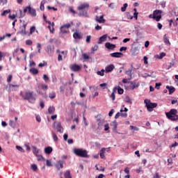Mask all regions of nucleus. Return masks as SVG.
<instances>
[{
	"label": "nucleus",
	"mask_w": 178,
	"mask_h": 178,
	"mask_svg": "<svg viewBox=\"0 0 178 178\" xmlns=\"http://www.w3.org/2000/svg\"><path fill=\"white\" fill-rule=\"evenodd\" d=\"M19 95L23 98V99L29 101L31 104H34L37 98V96L34 95V92L30 91H26L25 93H23V91H21L19 92Z\"/></svg>",
	"instance_id": "nucleus-1"
},
{
	"label": "nucleus",
	"mask_w": 178,
	"mask_h": 178,
	"mask_svg": "<svg viewBox=\"0 0 178 178\" xmlns=\"http://www.w3.org/2000/svg\"><path fill=\"white\" fill-rule=\"evenodd\" d=\"M90 8V4L88 3H83L80 4L77 9L79 10V16H84V17H88V13H87V9Z\"/></svg>",
	"instance_id": "nucleus-2"
},
{
	"label": "nucleus",
	"mask_w": 178,
	"mask_h": 178,
	"mask_svg": "<svg viewBox=\"0 0 178 178\" xmlns=\"http://www.w3.org/2000/svg\"><path fill=\"white\" fill-rule=\"evenodd\" d=\"M178 112L175 108L170 109L169 112L165 113V116L169 120L172 122H176L178 120Z\"/></svg>",
	"instance_id": "nucleus-3"
},
{
	"label": "nucleus",
	"mask_w": 178,
	"mask_h": 178,
	"mask_svg": "<svg viewBox=\"0 0 178 178\" xmlns=\"http://www.w3.org/2000/svg\"><path fill=\"white\" fill-rule=\"evenodd\" d=\"M74 154L76 155V156H80L81 158H88V152L87 150H84L83 149H74Z\"/></svg>",
	"instance_id": "nucleus-4"
},
{
	"label": "nucleus",
	"mask_w": 178,
	"mask_h": 178,
	"mask_svg": "<svg viewBox=\"0 0 178 178\" xmlns=\"http://www.w3.org/2000/svg\"><path fill=\"white\" fill-rule=\"evenodd\" d=\"M144 102L149 112H152V111H154V108H156V106H158V104L152 103L149 99H145Z\"/></svg>",
	"instance_id": "nucleus-5"
},
{
	"label": "nucleus",
	"mask_w": 178,
	"mask_h": 178,
	"mask_svg": "<svg viewBox=\"0 0 178 178\" xmlns=\"http://www.w3.org/2000/svg\"><path fill=\"white\" fill-rule=\"evenodd\" d=\"M153 19L156 20V22H159L161 19H162V10H156L153 12Z\"/></svg>",
	"instance_id": "nucleus-6"
},
{
	"label": "nucleus",
	"mask_w": 178,
	"mask_h": 178,
	"mask_svg": "<svg viewBox=\"0 0 178 178\" xmlns=\"http://www.w3.org/2000/svg\"><path fill=\"white\" fill-rule=\"evenodd\" d=\"M53 127L55 130H57L58 133H60L61 134L63 133V127L60 122L55 121L53 124Z\"/></svg>",
	"instance_id": "nucleus-7"
},
{
	"label": "nucleus",
	"mask_w": 178,
	"mask_h": 178,
	"mask_svg": "<svg viewBox=\"0 0 178 178\" xmlns=\"http://www.w3.org/2000/svg\"><path fill=\"white\" fill-rule=\"evenodd\" d=\"M106 121H105V120L104 119H100V118H97V129L99 130H102V129H104V126H105V124H106Z\"/></svg>",
	"instance_id": "nucleus-8"
},
{
	"label": "nucleus",
	"mask_w": 178,
	"mask_h": 178,
	"mask_svg": "<svg viewBox=\"0 0 178 178\" xmlns=\"http://www.w3.org/2000/svg\"><path fill=\"white\" fill-rule=\"evenodd\" d=\"M105 15H102L100 17L98 16V15H96L95 16V20L97 23H99V24H104L105 23L106 20L105 19H104Z\"/></svg>",
	"instance_id": "nucleus-9"
},
{
	"label": "nucleus",
	"mask_w": 178,
	"mask_h": 178,
	"mask_svg": "<svg viewBox=\"0 0 178 178\" xmlns=\"http://www.w3.org/2000/svg\"><path fill=\"white\" fill-rule=\"evenodd\" d=\"M73 37L75 40H81L83 38V34H81V32L76 31L73 34Z\"/></svg>",
	"instance_id": "nucleus-10"
},
{
	"label": "nucleus",
	"mask_w": 178,
	"mask_h": 178,
	"mask_svg": "<svg viewBox=\"0 0 178 178\" xmlns=\"http://www.w3.org/2000/svg\"><path fill=\"white\" fill-rule=\"evenodd\" d=\"M129 83L131 84L130 88H131V90H134V88H138V87H140V82H137V81H132Z\"/></svg>",
	"instance_id": "nucleus-11"
},
{
	"label": "nucleus",
	"mask_w": 178,
	"mask_h": 178,
	"mask_svg": "<svg viewBox=\"0 0 178 178\" xmlns=\"http://www.w3.org/2000/svg\"><path fill=\"white\" fill-rule=\"evenodd\" d=\"M27 24H24L22 26H20V31L18 32V34H21V35H26L27 34V32H26V26Z\"/></svg>",
	"instance_id": "nucleus-12"
},
{
	"label": "nucleus",
	"mask_w": 178,
	"mask_h": 178,
	"mask_svg": "<svg viewBox=\"0 0 178 178\" xmlns=\"http://www.w3.org/2000/svg\"><path fill=\"white\" fill-rule=\"evenodd\" d=\"M27 9L31 16H33V17H35V16H37V13L35 12V9L32 8L30 6H27Z\"/></svg>",
	"instance_id": "nucleus-13"
},
{
	"label": "nucleus",
	"mask_w": 178,
	"mask_h": 178,
	"mask_svg": "<svg viewBox=\"0 0 178 178\" xmlns=\"http://www.w3.org/2000/svg\"><path fill=\"white\" fill-rule=\"evenodd\" d=\"M70 27V24H65L63 26H62L60 28V32L63 33V34H65V33H67V30ZM63 29H67V30H64Z\"/></svg>",
	"instance_id": "nucleus-14"
},
{
	"label": "nucleus",
	"mask_w": 178,
	"mask_h": 178,
	"mask_svg": "<svg viewBox=\"0 0 178 178\" xmlns=\"http://www.w3.org/2000/svg\"><path fill=\"white\" fill-rule=\"evenodd\" d=\"M110 56L112 58H122V56H123V54L120 52H114V53L110 54Z\"/></svg>",
	"instance_id": "nucleus-15"
},
{
	"label": "nucleus",
	"mask_w": 178,
	"mask_h": 178,
	"mask_svg": "<svg viewBox=\"0 0 178 178\" xmlns=\"http://www.w3.org/2000/svg\"><path fill=\"white\" fill-rule=\"evenodd\" d=\"M71 70L72 72H79V70H81V66L74 64L71 66Z\"/></svg>",
	"instance_id": "nucleus-16"
},
{
	"label": "nucleus",
	"mask_w": 178,
	"mask_h": 178,
	"mask_svg": "<svg viewBox=\"0 0 178 178\" xmlns=\"http://www.w3.org/2000/svg\"><path fill=\"white\" fill-rule=\"evenodd\" d=\"M105 152H106V148L105 147L102 148L99 152V156H100V158H102V159H106Z\"/></svg>",
	"instance_id": "nucleus-17"
},
{
	"label": "nucleus",
	"mask_w": 178,
	"mask_h": 178,
	"mask_svg": "<svg viewBox=\"0 0 178 178\" xmlns=\"http://www.w3.org/2000/svg\"><path fill=\"white\" fill-rule=\"evenodd\" d=\"M114 69H115V65H109L107 67H106L105 72H106V73H109V72H112V70H113Z\"/></svg>",
	"instance_id": "nucleus-18"
},
{
	"label": "nucleus",
	"mask_w": 178,
	"mask_h": 178,
	"mask_svg": "<svg viewBox=\"0 0 178 178\" xmlns=\"http://www.w3.org/2000/svg\"><path fill=\"white\" fill-rule=\"evenodd\" d=\"M106 38H108V35H104L101 36L99 39L98 44H102V42H105V41H106Z\"/></svg>",
	"instance_id": "nucleus-19"
},
{
	"label": "nucleus",
	"mask_w": 178,
	"mask_h": 178,
	"mask_svg": "<svg viewBox=\"0 0 178 178\" xmlns=\"http://www.w3.org/2000/svg\"><path fill=\"white\" fill-rule=\"evenodd\" d=\"M111 126H112L114 133H118V122H116V121H114L111 123Z\"/></svg>",
	"instance_id": "nucleus-20"
},
{
	"label": "nucleus",
	"mask_w": 178,
	"mask_h": 178,
	"mask_svg": "<svg viewBox=\"0 0 178 178\" xmlns=\"http://www.w3.org/2000/svg\"><path fill=\"white\" fill-rule=\"evenodd\" d=\"M105 47L108 49H115V48H116V45H115L113 44H111L110 42H106L105 44Z\"/></svg>",
	"instance_id": "nucleus-21"
},
{
	"label": "nucleus",
	"mask_w": 178,
	"mask_h": 178,
	"mask_svg": "<svg viewBox=\"0 0 178 178\" xmlns=\"http://www.w3.org/2000/svg\"><path fill=\"white\" fill-rule=\"evenodd\" d=\"M32 149H33V154L36 156H38V154L40 152V149H38L35 146H32Z\"/></svg>",
	"instance_id": "nucleus-22"
},
{
	"label": "nucleus",
	"mask_w": 178,
	"mask_h": 178,
	"mask_svg": "<svg viewBox=\"0 0 178 178\" xmlns=\"http://www.w3.org/2000/svg\"><path fill=\"white\" fill-rule=\"evenodd\" d=\"M166 88L167 90H168L170 95H171V94H173V92L176 91V88H175V87L173 86H167Z\"/></svg>",
	"instance_id": "nucleus-23"
},
{
	"label": "nucleus",
	"mask_w": 178,
	"mask_h": 178,
	"mask_svg": "<svg viewBox=\"0 0 178 178\" xmlns=\"http://www.w3.org/2000/svg\"><path fill=\"white\" fill-rule=\"evenodd\" d=\"M116 90H118V88L115 87L113 89V92L111 93L110 98H111L112 101H115V93L116 92Z\"/></svg>",
	"instance_id": "nucleus-24"
},
{
	"label": "nucleus",
	"mask_w": 178,
	"mask_h": 178,
	"mask_svg": "<svg viewBox=\"0 0 178 178\" xmlns=\"http://www.w3.org/2000/svg\"><path fill=\"white\" fill-rule=\"evenodd\" d=\"M65 178H72V175L70 174V170H67L64 172Z\"/></svg>",
	"instance_id": "nucleus-25"
},
{
	"label": "nucleus",
	"mask_w": 178,
	"mask_h": 178,
	"mask_svg": "<svg viewBox=\"0 0 178 178\" xmlns=\"http://www.w3.org/2000/svg\"><path fill=\"white\" fill-rule=\"evenodd\" d=\"M131 72H133V70H127L125 72V74H127V76H129L128 80H131V79H132L133 74H131Z\"/></svg>",
	"instance_id": "nucleus-26"
},
{
	"label": "nucleus",
	"mask_w": 178,
	"mask_h": 178,
	"mask_svg": "<svg viewBox=\"0 0 178 178\" xmlns=\"http://www.w3.org/2000/svg\"><path fill=\"white\" fill-rule=\"evenodd\" d=\"M44 152L45 154H51L52 152V147H47L44 148Z\"/></svg>",
	"instance_id": "nucleus-27"
},
{
	"label": "nucleus",
	"mask_w": 178,
	"mask_h": 178,
	"mask_svg": "<svg viewBox=\"0 0 178 178\" xmlns=\"http://www.w3.org/2000/svg\"><path fill=\"white\" fill-rule=\"evenodd\" d=\"M29 72L31 73V74H38V70L35 68H31Z\"/></svg>",
	"instance_id": "nucleus-28"
},
{
	"label": "nucleus",
	"mask_w": 178,
	"mask_h": 178,
	"mask_svg": "<svg viewBox=\"0 0 178 178\" xmlns=\"http://www.w3.org/2000/svg\"><path fill=\"white\" fill-rule=\"evenodd\" d=\"M163 40L165 44L170 45V42L169 41V39L168 38L166 34L163 35Z\"/></svg>",
	"instance_id": "nucleus-29"
},
{
	"label": "nucleus",
	"mask_w": 178,
	"mask_h": 178,
	"mask_svg": "<svg viewBox=\"0 0 178 178\" xmlns=\"http://www.w3.org/2000/svg\"><path fill=\"white\" fill-rule=\"evenodd\" d=\"M48 112L49 113H50L51 115L55 113V107L54 106H50L48 108Z\"/></svg>",
	"instance_id": "nucleus-30"
},
{
	"label": "nucleus",
	"mask_w": 178,
	"mask_h": 178,
	"mask_svg": "<svg viewBox=\"0 0 178 178\" xmlns=\"http://www.w3.org/2000/svg\"><path fill=\"white\" fill-rule=\"evenodd\" d=\"M51 136L53 137L54 143H56L58 140V136H56V134H55V132L52 131L51 132Z\"/></svg>",
	"instance_id": "nucleus-31"
},
{
	"label": "nucleus",
	"mask_w": 178,
	"mask_h": 178,
	"mask_svg": "<svg viewBox=\"0 0 178 178\" xmlns=\"http://www.w3.org/2000/svg\"><path fill=\"white\" fill-rule=\"evenodd\" d=\"M56 97V93L55 92H51L49 94V98L51 99H54V98Z\"/></svg>",
	"instance_id": "nucleus-32"
},
{
	"label": "nucleus",
	"mask_w": 178,
	"mask_h": 178,
	"mask_svg": "<svg viewBox=\"0 0 178 178\" xmlns=\"http://www.w3.org/2000/svg\"><path fill=\"white\" fill-rule=\"evenodd\" d=\"M31 169L33 172H37V170H38V167L35 164H32L31 165Z\"/></svg>",
	"instance_id": "nucleus-33"
},
{
	"label": "nucleus",
	"mask_w": 178,
	"mask_h": 178,
	"mask_svg": "<svg viewBox=\"0 0 178 178\" xmlns=\"http://www.w3.org/2000/svg\"><path fill=\"white\" fill-rule=\"evenodd\" d=\"M17 123L14 122L13 120H10L9 121V126H10V127H13V129H15V127H16Z\"/></svg>",
	"instance_id": "nucleus-34"
},
{
	"label": "nucleus",
	"mask_w": 178,
	"mask_h": 178,
	"mask_svg": "<svg viewBox=\"0 0 178 178\" xmlns=\"http://www.w3.org/2000/svg\"><path fill=\"white\" fill-rule=\"evenodd\" d=\"M127 6H129V5L127 3H124L123 6L121 8V11L126 12V9H127Z\"/></svg>",
	"instance_id": "nucleus-35"
},
{
	"label": "nucleus",
	"mask_w": 178,
	"mask_h": 178,
	"mask_svg": "<svg viewBox=\"0 0 178 178\" xmlns=\"http://www.w3.org/2000/svg\"><path fill=\"white\" fill-rule=\"evenodd\" d=\"M16 149H17V151H19V152H22V153H24L25 151H24V149H23V147H20V146H16L15 147Z\"/></svg>",
	"instance_id": "nucleus-36"
},
{
	"label": "nucleus",
	"mask_w": 178,
	"mask_h": 178,
	"mask_svg": "<svg viewBox=\"0 0 178 178\" xmlns=\"http://www.w3.org/2000/svg\"><path fill=\"white\" fill-rule=\"evenodd\" d=\"M8 13H10V10H3V13L1 14V16H6V15H8Z\"/></svg>",
	"instance_id": "nucleus-37"
},
{
	"label": "nucleus",
	"mask_w": 178,
	"mask_h": 178,
	"mask_svg": "<svg viewBox=\"0 0 178 178\" xmlns=\"http://www.w3.org/2000/svg\"><path fill=\"white\" fill-rule=\"evenodd\" d=\"M82 58H83V59H85L86 60L90 59V56L86 53L82 54Z\"/></svg>",
	"instance_id": "nucleus-38"
},
{
	"label": "nucleus",
	"mask_w": 178,
	"mask_h": 178,
	"mask_svg": "<svg viewBox=\"0 0 178 178\" xmlns=\"http://www.w3.org/2000/svg\"><path fill=\"white\" fill-rule=\"evenodd\" d=\"M104 131H108L109 130V124L107 122H106V124H104Z\"/></svg>",
	"instance_id": "nucleus-39"
},
{
	"label": "nucleus",
	"mask_w": 178,
	"mask_h": 178,
	"mask_svg": "<svg viewBox=\"0 0 178 178\" xmlns=\"http://www.w3.org/2000/svg\"><path fill=\"white\" fill-rule=\"evenodd\" d=\"M24 16H26V13H24L23 10H19V17H24Z\"/></svg>",
	"instance_id": "nucleus-40"
},
{
	"label": "nucleus",
	"mask_w": 178,
	"mask_h": 178,
	"mask_svg": "<svg viewBox=\"0 0 178 178\" xmlns=\"http://www.w3.org/2000/svg\"><path fill=\"white\" fill-rule=\"evenodd\" d=\"M125 102H127L128 104H132L131 99L129 96H127L125 97Z\"/></svg>",
	"instance_id": "nucleus-41"
},
{
	"label": "nucleus",
	"mask_w": 178,
	"mask_h": 178,
	"mask_svg": "<svg viewBox=\"0 0 178 178\" xmlns=\"http://www.w3.org/2000/svg\"><path fill=\"white\" fill-rule=\"evenodd\" d=\"M47 63L45 61H43V63H40L38 65L39 67H44V66H47Z\"/></svg>",
	"instance_id": "nucleus-42"
},
{
	"label": "nucleus",
	"mask_w": 178,
	"mask_h": 178,
	"mask_svg": "<svg viewBox=\"0 0 178 178\" xmlns=\"http://www.w3.org/2000/svg\"><path fill=\"white\" fill-rule=\"evenodd\" d=\"M124 90H123V89L120 87H118V94H120V95H122V94H123Z\"/></svg>",
	"instance_id": "nucleus-43"
},
{
	"label": "nucleus",
	"mask_w": 178,
	"mask_h": 178,
	"mask_svg": "<svg viewBox=\"0 0 178 178\" xmlns=\"http://www.w3.org/2000/svg\"><path fill=\"white\" fill-rule=\"evenodd\" d=\"M6 3H8V0H0V5H2V6L6 5Z\"/></svg>",
	"instance_id": "nucleus-44"
},
{
	"label": "nucleus",
	"mask_w": 178,
	"mask_h": 178,
	"mask_svg": "<svg viewBox=\"0 0 178 178\" xmlns=\"http://www.w3.org/2000/svg\"><path fill=\"white\" fill-rule=\"evenodd\" d=\"M130 128L131 129V130H134L135 131H138L140 130V129H138V127H134L133 125H131Z\"/></svg>",
	"instance_id": "nucleus-45"
},
{
	"label": "nucleus",
	"mask_w": 178,
	"mask_h": 178,
	"mask_svg": "<svg viewBox=\"0 0 178 178\" xmlns=\"http://www.w3.org/2000/svg\"><path fill=\"white\" fill-rule=\"evenodd\" d=\"M126 17L127 19H130L131 20L134 17L130 15V13L127 12L126 13Z\"/></svg>",
	"instance_id": "nucleus-46"
},
{
	"label": "nucleus",
	"mask_w": 178,
	"mask_h": 178,
	"mask_svg": "<svg viewBox=\"0 0 178 178\" xmlns=\"http://www.w3.org/2000/svg\"><path fill=\"white\" fill-rule=\"evenodd\" d=\"M65 88H66V85H63V86H60V92H64Z\"/></svg>",
	"instance_id": "nucleus-47"
},
{
	"label": "nucleus",
	"mask_w": 178,
	"mask_h": 178,
	"mask_svg": "<svg viewBox=\"0 0 178 178\" xmlns=\"http://www.w3.org/2000/svg\"><path fill=\"white\" fill-rule=\"evenodd\" d=\"M92 51L95 52V51H98V44H95L94 47H92Z\"/></svg>",
	"instance_id": "nucleus-48"
},
{
	"label": "nucleus",
	"mask_w": 178,
	"mask_h": 178,
	"mask_svg": "<svg viewBox=\"0 0 178 178\" xmlns=\"http://www.w3.org/2000/svg\"><path fill=\"white\" fill-rule=\"evenodd\" d=\"M58 163L60 165V167L57 165V168H58V169L59 170L60 168L63 169V161H59Z\"/></svg>",
	"instance_id": "nucleus-49"
},
{
	"label": "nucleus",
	"mask_w": 178,
	"mask_h": 178,
	"mask_svg": "<svg viewBox=\"0 0 178 178\" xmlns=\"http://www.w3.org/2000/svg\"><path fill=\"white\" fill-rule=\"evenodd\" d=\"M38 161H44V157L41 154H38Z\"/></svg>",
	"instance_id": "nucleus-50"
},
{
	"label": "nucleus",
	"mask_w": 178,
	"mask_h": 178,
	"mask_svg": "<svg viewBox=\"0 0 178 178\" xmlns=\"http://www.w3.org/2000/svg\"><path fill=\"white\" fill-rule=\"evenodd\" d=\"M46 165L48 166V167L52 166V163L51 162V161L46 160Z\"/></svg>",
	"instance_id": "nucleus-51"
},
{
	"label": "nucleus",
	"mask_w": 178,
	"mask_h": 178,
	"mask_svg": "<svg viewBox=\"0 0 178 178\" xmlns=\"http://www.w3.org/2000/svg\"><path fill=\"white\" fill-rule=\"evenodd\" d=\"M41 88H42V90H48V86L42 84V85H41Z\"/></svg>",
	"instance_id": "nucleus-52"
},
{
	"label": "nucleus",
	"mask_w": 178,
	"mask_h": 178,
	"mask_svg": "<svg viewBox=\"0 0 178 178\" xmlns=\"http://www.w3.org/2000/svg\"><path fill=\"white\" fill-rule=\"evenodd\" d=\"M107 86H108V83H106L100 84V87H102L104 90H105V88H106Z\"/></svg>",
	"instance_id": "nucleus-53"
},
{
	"label": "nucleus",
	"mask_w": 178,
	"mask_h": 178,
	"mask_svg": "<svg viewBox=\"0 0 178 178\" xmlns=\"http://www.w3.org/2000/svg\"><path fill=\"white\" fill-rule=\"evenodd\" d=\"M26 45H32L33 41H31V40H26Z\"/></svg>",
	"instance_id": "nucleus-54"
},
{
	"label": "nucleus",
	"mask_w": 178,
	"mask_h": 178,
	"mask_svg": "<svg viewBox=\"0 0 178 178\" xmlns=\"http://www.w3.org/2000/svg\"><path fill=\"white\" fill-rule=\"evenodd\" d=\"M34 31H35V26H31L30 29V33L33 34V33H34Z\"/></svg>",
	"instance_id": "nucleus-55"
},
{
	"label": "nucleus",
	"mask_w": 178,
	"mask_h": 178,
	"mask_svg": "<svg viewBox=\"0 0 178 178\" xmlns=\"http://www.w3.org/2000/svg\"><path fill=\"white\" fill-rule=\"evenodd\" d=\"M161 86H162V83H156L155 86V88H156L157 90H159V88L161 87Z\"/></svg>",
	"instance_id": "nucleus-56"
},
{
	"label": "nucleus",
	"mask_w": 178,
	"mask_h": 178,
	"mask_svg": "<svg viewBox=\"0 0 178 178\" xmlns=\"http://www.w3.org/2000/svg\"><path fill=\"white\" fill-rule=\"evenodd\" d=\"M43 80H44V81H48V80H49V78L48 77V76H47V74H44Z\"/></svg>",
	"instance_id": "nucleus-57"
},
{
	"label": "nucleus",
	"mask_w": 178,
	"mask_h": 178,
	"mask_svg": "<svg viewBox=\"0 0 178 178\" xmlns=\"http://www.w3.org/2000/svg\"><path fill=\"white\" fill-rule=\"evenodd\" d=\"M12 87H16V88H19V85H13L12 83H10L9 88H12Z\"/></svg>",
	"instance_id": "nucleus-58"
},
{
	"label": "nucleus",
	"mask_w": 178,
	"mask_h": 178,
	"mask_svg": "<svg viewBox=\"0 0 178 178\" xmlns=\"http://www.w3.org/2000/svg\"><path fill=\"white\" fill-rule=\"evenodd\" d=\"M44 1H41V3H40V10H44Z\"/></svg>",
	"instance_id": "nucleus-59"
},
{
	"label": "nucleus",
	"mask_w": 178,
	"mask_h": 178,
	"mask_svg": "<svg viewBox=\"0 0 178 178\" xmlns=\"http://www.w3.org/2000/svg\"><path fill=\"white\" fill-rule=\"evenodd\" d=\"M12 81V75H8L7 79V83H10Z\"/></svg>",
	"instance_id": "nucleus-60"
},
{
	"label": "nucleus",
	"mask_w": 178,
	"mask_h": 178,
	"mask_svg": "<svg viewBox=\"0 0 178 178\" xmlns=\"http://www.w3.org/2000/svg\"><path fill=\"white\" fill-rule=\"evenodd\" d=\"M108 8H111V9H115V3H111L108 5Z\"/></svg>",
	"instance_id": "nucleus-61"
},
{
	"label": "nucleus",
	"mask_w": 178,
	"mask_h": 178,
	"mask_svg": "<svg viewBox=\"0 0 178 178\" xmlns=\"http://www.w3.org/2000/svg\"><path fill=\"white\" fill-rule=\"evenodd\" d=\"M89 88L90 91H95V90H97V87L95 86H90Z\"/></svg>",
	"instance_id": "nucleus-62"
},
{
	"label": "nucleus",
	"mask_w": 178,
	"mask_h": 178,
	"mask_svg": "<svg viewBox=\"0 0 178 178\" xmlns=\"http://www.w3.org/2000/svg\"><path fill=\"white\" fill-rule=\"evenodd\" d=\"M122 118H127V113H120Z\"/></svg>",
	"instance_id": "nucleus-63"
},
{
	"label": "nucleus",
	"mask_w": 178,
	"mask_h": 178,
	"mask_svg": "<svg viewBox=\"0 0 178 178\" xmlns=\"http://www.w3.org/2000/svg\"><path fill=\"white\" fill-rule=\"evenodd\" d=\"M90 40H91V35H88L86 37V42H90Z\"/></svg>",
	"instance_id": "nucleus-64"
}]
</instances>
